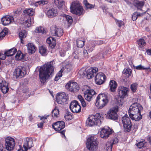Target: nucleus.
<instances>
[{"label": "nucleus", "instance_id": "f257e3e1", "mask_svg": "<svg viewBox=\"0 0 151 151\" xmlns=\"http://www.w3.org/2000/svg\"><path fill=\"white\" fill-rule=\"evenodd\" d=\"M54 61H52L45 63L41 67L39 70L40 81L43 84L48 79L51 77L54 72Z\"/></svg>", "mask_w": 151, "mask_h": 151}, {"label": "nucleus", "instance_id": "f03ea898", "mask_svg": "<svg viewBox=\"0 0 151 151\" xmlns=\"http://www.w3.org/2000/svg\"><path fill=\"white\" fill-rule=\"evenodd\" d=\"M143 108L140 104L137 103H133L130 106L128 110L129 117L132 120L138 121L142 118L141 112Z\"/></svg>", "mask_w": 151, "mask_h": 151}, {"label": "nucleus", "instance_id": "7ed1b4c3", "mask_svg": "<svg viewBox=\"0 0 151 151\" xmlns=\"http://www.w3.org/2000/svg\"><path fill=\"white\" fill-rule=\"evenodd\" d=\"M70 9L72 14L79 16H83L85 12L82 6L75 2H73L71 5Z\"/></svg>", "mask_w": 151, "mask_h": 151}, {"label": "nucleus", "instance_id": "20e7f679", "mask_svg": "<svg viewBox=\"0 0 151 151\" xmlns=\"http://www.w3.org/2000/svg\"><path fill=\"white\" fill-rule=\"evenodd\" d=\"M109 101L107 95L105 94H100L97 96L95 105L98 109H101Z\"/></svg>", "mask_w": 151, "mask_h": 151}, {"label": "nucleus", "instance_id": "39448f33", "mask_svg": "<svg viewBox=\"0 0 151 151\" xmlns=\"http://www.w3.org/2000/svg\"><path fill=\"white\" fill-rule=\"evenodd\" d=\"M34 13V12L32 8L26 9L24 10L23 13V14L25 16H27V19L24 22L26 26L29 27L31 25L34 23L33 18H31L30 17L32 16Z\"/></svg>", "mask_w": 151, "mask_h": 151}, {"label": "nucleus", "instance_id": "423d86ee", "mask_svg": "<svg viewBox=\"0 0 151 151\" xmlns=\"http://www.w3.org/2000/svg\"><path fill=\"white\" fill-rule=\"evenodd\" d=\"M100 130L98 132L100 137L104 139H106L114 132L113 130L107 126L101 128Z\"/></svg>", "mask_w": 151, "mask_h": 151}, {"label": "nucleus", "instance_id": "0eeeda50", "mask_svg": "<svg viewBox=\"0 0 151 151\" xmlns=\"http://www.w3.org/2000/svg\"><path fill=\"white\" fill-rule=\"evenodd\" d=\"M122 120L124 131L126 132H130L132 127V125L131 120L127 114H125L124 116L122 117Z\"/></svg>", "mask_w": 151, "mask_h": 151}, {"label": "nucleus", "instance_id": "6e6552de", "mask_svg": "<svg viewBox=\"0 0 151 151\" xmlns=\"http://www.w3.org/2000/svg\"><path fill=\"white\" fill-rule=\"evenodd\" d=\"M118 111L119 107L117 106L111 108L107 113V118L114 121L117 120L118 117L117 112Z\"/></svg>", "mask_w": 151, "mask_h": 151}, {"label": "nucleus", "instance_id": "1a4fd4ad", "mask_svg": "<svg viewBox=\"0 0 151 151\" xmlns=\"http://www.w3.org/2000/svg\"><path fill=\"white\" fill-rule=\"evenodd\" d=\"M94 67H91L85 70H79L78 73L81 76V77L86 78L89 79L94 76Z\"/></svg>", "mask_w": 151, "mask_h": 151}, {"label": "nucleus", "instance_id": "9d476101", "mask_svg": "<svg viewBox=\"0 0 151 151\" xmlns=\"http://www.w3.org/2000/svg\"><path fill=\"white\" fill-rule=\"evenodd\" d=\"M65 127V122L63 121H59L53 123L52 128L56 131L58 132L63 134L64 137H65V130L60 131Z\"/></svg>", "mask_w": 151, "mask_h": 151}, {"label": "nucleus", "instance_id": "9b49d317", "mask_svg": "<svg viewBox=\"0 0 151 151\" xmlns=\"http://www.w3.org/2000/svg\"><path fill=\"white\" fill-rule=\"evenodd\" d=\"M27 72L25 68L23 67L19 66L17 67L13 72V76L16 78H21L26 75Z\"/></svg>", "mask_w": 151, "mask_h": 151}, {"label": "nucleus", "instance_id": "f8f14e48", "mask_svg": "<svg viewBox=\"0 0 151 151\" xmlns=\"http://www.w3.org/2000/svg\"><path fill=\"white\" fill-rule=\"evenodd\" d=\"M5 145L6 149L9 151L12 150L15 145L14 139L11 137H8L5 139Z\"/></svg>", "mask_w": 151, "mask_h": 151}, {"label": "nucleus", "instance_id": "ddd939ff", "mask_svg": "<svg viewBox=\"0 0 151 151\" xmlns=\"http://www.w3.org/2000/svg\"><path fill=\"white\" fill-rule=\"evenodd\" d=\"M69 108L71 111L74 113H79L81 110V106L76 100H73L71 102Z\"/></svg>", "mask_w": 151, "mask_h": 151}, {"label": "nucleus", "instance_id": "4468645a", "mask_svg": "<svg viewBox=\"0 0 151 151\" xmlns=\"http://www.w3.org/2000/svg\"><path fill=\"white\" fill-rule=\"evenodd\" d=\"M57 103L59 104H63L67 103L68 98L64 92L59 93L56 97Z\"/></svg>", "mask_w": 151, "mask_h": 151}, {"label": "nucleus", "instance_id": "2eb2a0df", "mask_svg": "<svg viewBox=\"0 0 151 151\" xmlns=\"http://www.w3.org/2000/svg\"><path fill=\"white\" fill-rule=\"evenodd\" d=\"M65 87L70 91L74 92H77L79 89L78 83L75 82H68L65 85Z\"/></svg>", "mask_w": 151, "mask_h": 151}, {"label": "nucleus", "instance_id": "dca6fc26", "mask_svg": "<svg viewBox=\"0 0 151 151\" xmlns=\"http://www.w3.org/2000/svg\"><path fill=\"white\" fill-rule=\"evenodd\" d=\"M51 33L53 35L60 37L63 34V29L57 26H52L50 27Z\"/></svg>", "mask_w": 151, "mask_h": 151}, {"label": "nucleus", "instance_id": "f3484780", "mask_svg": "<svg viewBox=\"0 0 151 151\" xmlns=\"http://www.w3.org/2000/svg\"><path fill=\"white\" fill-rule=\"evenodd\" d=\"M94 138L93 136H91L88 138L86 142V147L90 151H93L94 150Z\"/></svg>", "mask_w": 151, "mask_h": 151}, {"label": "nucleus", "instance_id": "a211bd4d", "mask_svg": "<svg viewBox=\"0 0 151 151\" xmlns=\"http://www.w3.org/2000/svg\"><path fill=\"white\" fill-rule=\"evenodd\" d=\"M106 78L103 73L100 72L97 73L95 76V82L97 85H101L104 82Z\"/></svg>", "mask_w": 151, "mask_h": 151}, {"label": "nucleus", "instance_id": "6ab92c4d", "mask_svg": "<svg viewBox=\"0 0 151 151\" xmlns=\"http://www.w3.org/2000/svg\"><path fill=\"white\" fill-rule=\"evenodd\" d=\"M128 91V88L123 86H120L118 88V93L119 96L124 99L127 95Z\"/></svg>", "mask_w": 151, "mask_h": 151}, {"label": "nucleus", "instance_id": "aec40b11", "mask_svg": "<svg viewBox=\"0 0 151 151\" xmlns=\"http://www.w3.org/2000/svg\"><path fill=\"white\" fill-rule=\"evenodd\" d=\"M46 14L49 18H53L57 16V9L55 8L50 9L47 11Z\"/></svg>", "mask_w": 151, "mask_h": 151}, {"label": "nucleus", "instance_id": "412c9836", "mask_svg": "<svg viewBox=\"0 0 151 151\" xmlns=\"http://www.w3.org/2000/svg\"><path fill=\"white\" fill-rule=\"evenodd\" d=\"M111 142H108L106 144V149L108 151H111L113 145L114 144L117 143L119 139L117 137H115L112 139Z\"/></svg>", "mask_w": 151, "mask_h": 151}, {"label": "nucleus", "instance_id": "4be33fe9", "mask_svg": "<svg viewBox=\"0 0 151 151\" xmlns=\"http://www.w3.org/2000/svg\"><path fill=\"white\" fill-rule=\"evenodd\" d=\"M23 145L27 148V150L31 148L34 145L32 139L31 137L26 138Z\"/></svg>", "mask_w": 151, "mask_h": 151}, {"label": "nucleus", "instance_id": "5701e85b", "mask_svg": "<svg viewBox=\"0 0 151 151\" xmlns=\"http://www.w3.org/2000/svg\"><path fill=\"white\" fill-rule=\"evenodd\" d=\"M94 95V90H90L88 91L87 93H84V97L86 100L89 102L92 100Z\"/></svg>", "mask_w": 151, "mask_h": 151}, {"label": "nucleus", "instance_id": "b1692460", "mask_svg": "<svg viewBox=\"0 0 151 151\" xmlns=\"http://www.w3.org/2000/svg\"><path fill=\"white\" fill-rule=\"evenodd\" d=\"M46 42L51 49L54 48L56 45V40L52 37H50L48 38L47 39Z\"/></svg>", "mask_w": 151, "mask_h": 151}, {"label": "nucleus", "instance_id": "393cba45", "mask_svg": "<svg viewBox=\"0 0 151 151\" xmlns=\"http://www.w3.org/2000/svg\"><path fill=\"white\" fill-rule=\"evenodd\" d=\"M86 126L92 127L94 125V115L89 116L86 122Z\"/></svg>", "mask_w": 151, "mask_h": 151}, {"label": "nucleus", "instance_id": "a878e982", "mask_svg": "<svg viewBox=\"0 0 151 151\" xmlns=\"http://www.w3.org/2000/svg\"><path fill=\"white\" fill-rule=\"evenodd\" d=\"M13 20V18L12 17L8 16L2 18L1 22L4 25L6 26L9 24Z\"/></svg>", "mask_w": 151, "mask_h": 151}, {"label": "nucleus", "instance_id": "bb28decb", "mask_svg": "<svg viewBox=\"0 0 151 151\" xmlns=\"http://www.w3.org/2000/svg\"><path fill=\"white\" fill-rule=\"evenodd\" d=\"M28 53L32 54L34 53L36 51L37 48L32 43H29L27 45Z\"/></svg>", "mask_w": 151, "mask_h": 151}, {"label": "nucleus", "instance_id": "cd10ccee", "mask_svg": "<svg viewBox=\"0 0 151 151\" xmlns=\"http://www.w3.org/2000/svg\"><path fill=\"white\" fill-rule=\"evenodd\" d=\"M83 49L82 48L78 47L76 49L74 52L75 54H73V56L75 59H78L82 56Z\"/></svg>", "mask_w": 151, "mask_h": 151}, {"label": "nucleus", "instance_id": "c85d7f7f", "mask_svg": "<svg viewBox=\"0 0 151 151\" xmlns=\"http://www.w3.org/2000/svg\"><path fill=\"white\" fill-rule=\"evenodd\" d=\"M26 54L22 53L21 51H18L15 56V58L16 60L24 61L26 60L25 58Z\"/></svg>", "mask_w": 151, "mask_h": 151}, {"label": "nucleus", "instance_id": "c756f323", "mask_svg": "<svg viewBox=\"0 0 151 151\" xmlns=\"http://www.w3.org/2000/svg\"><path fill=\"white\" fill-rule=\"evenodd\" d=\"M103 118L100 113H98L95 114V127H99L101 125Z\"/></svg>", "mask_w": 151, "mask_h": 151}, {"label": "nucleus", "instance_id": "7c9ffc66", "mask_svg": "<svg viewBox=\"0 0 151 151\" xmlns=\"http://www.w3.org/2000/svg\"><path fill=\"white\" fill-rule=\"evenodd\" d=\"M117 86V83L115 81L111 80L110 81L109 86L110 87V90L111 92H115Z\"/></svg>", "mask_w": 151, "mask_h": 151}, {"label": "nucleus", "instance_id": "2f4dec72", "mask_svg": "<svg viewBox=\"0 0 151 151\" xmlns=\"http://www.w3.org/2000/svg\"><path fill=\"white\" fill-rule=\"evenodd\" d=\"M17 52V49L15 48H13L9 50L5 51L4 55L5 57L12 56L13 55Z\"/></svg>", "mask_w": 151, "mask_h": 151}, {"label": "nucleus", "instance_id": "473e14b6", "mask_svg": "<svg viewBox=\"0 0 151 151\" xmlns=\"http://www.w3.org/2000/svg\"><path fill=\"white\" fill-rule=\"evenodd\" d=\"M1 86L0 89L3 93H6L9 90L8 84L5 81H3V84Z\"/></svg>", "mask_w": 151, "mask_h": 151}, {"label": "nucleus", "instance_id": "72a5a7b5", "mask_svg": "<svg viewBox=\"0 0 151 151\" xmlns=\"http://www.w3.org/2000/svg\"><path fill=\"white\" fill-rule=\"evenodd\" d=\"M83 4L84 5L85 9L86 10L91 9L94 7V6L89 3L87 0H84Z\"/></svg>", "mask_w": 151, "mask_h": 151}, {"label": "nucleus", "instance_id": "f704fd0d", "mask_svg": "<svg viewBox=\"0 0 151 151\" xmlns=\"http://www.w3.org/2000/svg\"><path fill=\"white\" fill-rule=\"evenodd\" d=\"M144 4V2L143 1H137L134 3V5L137 8V10H142Z\"/></svg>", "mask_w": 151, "mask_h": 151}, {"label": "nucleus", "instance_id": "c9c22d12", "mask_svg": "<svg viewBox=\"0 0 151 151\" xmlns=\"http://www.w3.org/2000/svg\"><path fill=\"white\" fill-rule=\"evenodd\" d=\"M77 45L78 47L82 48L85 44V41L82 38L78 39L76 41Z\"/></svg>", "mask_w": 151, "mask_h": 151}, {"label": "nucleus", "instance_id": "e433bc0d", "mask_svg": "<svg viewBox=\"0 0 151 151\" xmlns=\"http://www.w3.org/2000/svg\"><path fill=\"white\" fill-rule=\"evenodd\" d=\"M62 16L67 21L70 25L72 24L73 21L72 17L64 14H62Z\"/></svg>", "mask_w": 151, "mask_h": 151}, {"label": "nucleus", "instance_id": "4c0bfd02", "mask_svg": "<svg viewBox=\"0 0 151 151\" xmlns=\"http://www.w3.org/2000/svg\"><path fill=\"white\" fill-rule=\"evenodd\" d=\"M54 2L59 8H63L65 6V2L63 1H60L59 0H54Z\"/></svg>", "mask_w": 151, "mask_h": 151}, {"label": "nucleus", "instance_id": "58836bf2", "mask_svg": "<svg viewBox=\"0 0 151 151\" xmlns=\"http://www.w3.org/2000/svg\"><path fill=\"white\" fill-rule=\"evenodd\" d=\"M39 52L43 56H45L47 55V50L45 47L44 46H41L40 47Z\"/></svg>", "mask_w": 151, "mask_h": 151}, {"label": "nucleus", "instance_id": "ea45409f", "mask_svg": "<svg viewBox=\"0 0 151 151\" xmlns=\"http://www.w3.org/2000/svg\"><path fill=\"white\" fill-rule=\"evenodd\" d=\"M64 70V68H62L57 74L54 79V80L57 81L62 76V73Z\"/></svg>", "mask_w": 151, "mask_h": 151}, {"label": "nucleus", "instance_id": "a19ab883", "mask_svg": "<svg viewBox=\"0 0 151 151\" xmlns=\"http://www.w3.org/2000/svg\"><path fill=\"white\" fill-rule=\"evenodd\" d=\"M143 14L137 12H135L132 14V19L133 21H135L139 17L143 15Z\"/></svg>", "mask_w": 151, "mask_h": 151}, {"label": "nucleus", "instance_id": "79ce46f5", "mask_svg": "<svg viewBox=\"0 0 151 151\" xmlns=\"http://www.w3.org/2000/svg\"><path fill=\"white\" fill-rule=\"evenodd\" d=\"M77 98L81 101L82 106L83 107H85L86 106V103L82 96L81 95H79L78 96Z\"/></svg>", "mask_w": 151, "mask_h": 151}, {"label": "nucleus", "instance_id": "37998d69", "mask_svg": "<svg viewBox=\"0 0 151 151\" xmlns=\"http://www.w3.org/2000/svg\"><path fill=\"white\" fill-rule=\"evenodd\" d=\"M52 117H58V116L59 114V110L56 107L52 111Z\"/></svg>", "mask_w": 151, "mask_h": 151}, {"label": "nucleus", "instance_id": "c03bdc74", "mask_svg": "<svg viewBox=\"0 0 151 151\" xmlns=\"http://www.w3.org/2000/svg\"><path fill=\"white\" fill-rule=\"evenodd\" d=\"M138 84L137 83H134L130 86V88L132 92L134 93L136 92L138 87Z\"/></svg>", "mask_w": 151, "mask_h": 151}, {"label": "nucleus", "instance_id": "a18cd8bd", "mask_svg": "<svg viewBox=\"0 0 151 151\" xmlns=\"http://www.w3.org/2000/svg\"><path fill=\"white\" fill-rule=\"evenodd\" d=\"M146 142L145 141H140L136 143V145L139 148H142L146 146Z\"/></svg>", "mask_w": 151, "mask_h": 151}, {"label": "nucleus", "instance_id": "49530a36", "mask_svg": "<svg viewBox=\"0 0 151 151\" xmlns=\"http://www.w3.org/2000/svg\"><path fill=\"white\" fill-rule=\"evenodd\" d=\"M26 31L25 30H22L19 34V36L20 39H23L26 37Z\"/></svg>", "mask_w": 151, "mask_h": 151}, {"label": "nucleus", "instance_id": "de8ad7c7", "mask_svg": "<svg viewBox=\"0 0 151 151\" xmlns=\"http://www.w3.org/2000/svg\"><path fill=\"white\" fill-rule=\"evenodd\" d=\"M135 69L139 70L150 69L149 67H145L142 66L141 65H139L136 66L135 67Z\"/></svg>", "mask_w": 151, "mask_h": 151}, {"label": "nucleus", "instance_id": "09e8293b", "mask_svg": "<svg viewBox=\"0 0 151 151\" xmlns=\"http://www.w3.org/2000/svg\"><path fill=\"white\" fill-rule=\"evenodd\" d=\"M138 45L140 47H142L145 46V40L143 39H139L138 40Z\"/></svg>", "mask_w": 151, "mask_h": 151}, {"label": "nucleus", "instance_id": "8fccbe9b", "mask_svg": "<svg viewBox=\"0 0 151 151\" xmlns=\"http://www.w3.org/2000/svg\"><path fill=\"white\" fill-rule=\"evenodd\" d=\"M122 73L126 75L129 77L131 74V71L130 69H124L122 72Z\"/></svg>", "mask_w": 151, "mask_h": 151}, {"label": "nucleus", "instance_id": "3c124183", "mask_svg": "<svg viewBox=\"0 0 151 151\" xmlns=\"http://www.w3.org/2000/svg\"><path fill=\"white\" fill-rule=\"evenodd\" d=\"M35 32L37 33H44V30L43 27H40L37 28L35 30Z\"/></svg>", "mask_w": 151, "mask_h": 151}, {"label": "nucleus", "instance_id": "603ef678", "mask_svg": "<svg viewBox=\"0 0 151 151\" xmlns=\"http://www.w3.org/2000/svg\"><path fill=\"white\" fill-rule=\"evenodd\" d=\"M7 32L6 31V30L2 31L0 33V40L3 39V37H4L6 34H7Z\"/></svg>", "mask_w": 151, "mask_h": 151}, {"label": "nucleus", "instance_id": "864d4df0", "mask_svg": "<svg viewBox=\"0 0 151 151\" xmlns=\"http://www.w3.org/2000/svg\"><path fill=\"white\" fill-rule=\"evenodd\" d=\"M115 21L116 24L118 25L119 27H121L122 25L124 24L123 22L121 20H119L116 19Z\"/></svg>", "mask_w": 151, "mask_h": 151}, {"label": "nucleus", "instance_id": "5fc2aeb1", "mask_svg": "<svg viewBox=\"0 0 151 151\" xmlns=\"http://www.w3.org/2000/svg\"><path fill=\"white\" fill-rule=\"evenodd\" d=\"M48 1H47L40 0L37 1L36 4H38L39 5H44L48 3Z\"/></svg>", "mask_w": 151, "mask_h": 151}, {"label": "nucleus", "instance_id": "6e6d98bb", "mask_svg": "<svg viewBox=\"0 0 151 151\" xmlns=\"http://www.w3.org/2000/svg\"><path fill=\"white\" fill-rule=\"evenodd\" d=\"M108 51H106L105 53L104 54L102 53H100L99 55H96V57H98V58L99 59L103 58H105V53H106L108 52Z\"/></svg>", "mask_w": 151, "mask_h": 151}, {"label": "nucleus", "instance_id": "4d7b16f0", "mask_svg": "<svg viewBox=\"0 0 151 151\" xmlns=\"http://www.w3.org/2000/svg\"><path fill=\"white\" fill-rule=\"evenodd\" d=\"M19 148L18 150V151H27L28 150L27 148L24 146V145H23V147L20 145H19Z\"/></svg>", "mask_w": 151, "mask_h": 151}, {"label": "nucleus", "instance_id": "13d9d810", "mask_svg": "<svg viewBox=\"0 0 151 151\" xmlns=\"http://www.w3.org/2000/svg\"><path fill=\"white\" fill-rule=\"evenodd\" d=\"M105 43L106 42H105V41L101 40H95V44L96 45H100Z\"/></svg>", "mask_w": 151, "mask_h": 151}, {"label": "nucleus", "instance_id": "bf43d9fd", "mask_svg": "<svg viewBox=\"0 0 151 151\" xmlns=\"http://www.w3.org/2000/svg\"><path fill=\"white\" fill-rule=\"evenodd\" d=\"M83 55L85 58H87L88 57V54L87 50L83 49Z\"/></svg>", "mask_w": 151, "mask_h": 151}, {"label": "nucleus", "instance_id": "052dcab7", "mask_svg": "<svg viewBox=\"0 0 151 151\" xmlns=\"http://www.w3.org/2000/svg\"><path fill=\"white\" fill-rule=\"evenodd\" d=\"M66 71L67 72H70L72 69V66L70 65H66L65 67Z\"/></svg>", "mask_w": 151, "mask_h": 151}, {"label": "nucleus", "instance_id": "680f3d73", "mask_svg": "<svg viewBox=\"0 0 151 151\" xmlns=\"http://www.w3.org/2000/svg\"><path fill=\"white\" fill-rule=\"evenodd\" d=\"M45 122L42 121L41 122L38 123L37 124V126L39 128H43V125L44 123Z\"/></svg>", "mask_w": 151, "mask_h": 151}, {"label": "nucleus", "instance_id": "e2e57ef3", "mask_svg": "<svg viewBox=\"0 0 151 151\" xmlns=\"http://www.w3.org/2000/svg\"><path fill=\"white\" fill-rule=\"evenodd\" d=\"M6 58L5 55L4 54L1 53L0 52V59L2 60H4Z\"/></svg>", "mask_w": 151, "mask_h": 151}, {"label": "nucleus", "instance_id": "0e129e2a", "mask_svg": "<svg viewBox=\"0 0 151 151\" xmlns=\"http://www.w3.org/2000/svg\"><path fill=\"white\" fill-rule=\"evenodd\" d=\"M98 145V142L96 139H95V150L97 149V146Z\"/></svg>", "mask_w": 151, "mask_h": 151}, {"label": "nucleus", "instance_id": "69168bd1", "mask_svg": "<svg viewBox=\"0 0 151 151\" xmlns=\"http://www.w3.org/2000/svg\"><path fill=\"white\" fill-rule=\"evenodd\" d=\"M146 51L148 55H151V49H148Z\"/></svg>", "mask_w": 151, "mask_h": 151}, {"label": "nucleus", "instance_id": "338daca9", "mask_svg": "<svg viewBox=\"0 0 151 151\" xmlns=\"http://www.w3.org/2000/svg\"><path fill=\"white\" fill-rule=\"evenodd\" d=\"M94 49V47L92 46L91 48L88 49V52H92Z\"/></svg>", "mask_w": 151, "mask_h": 151}, {"label": "nucleus", "instance_id": "774afa93", "mask_svg": "<svg viewBox=\"0 0 151 151\" xmlns=\"http://www.w3.org/2000/svg\"><path fill=\"white\" fill-rule=\"evenodd\" d=\"M4 148L3 145L0 143V151H3Z\"/></svg>", "mask_w": 151, "mask_h": 151}]
</instances>
